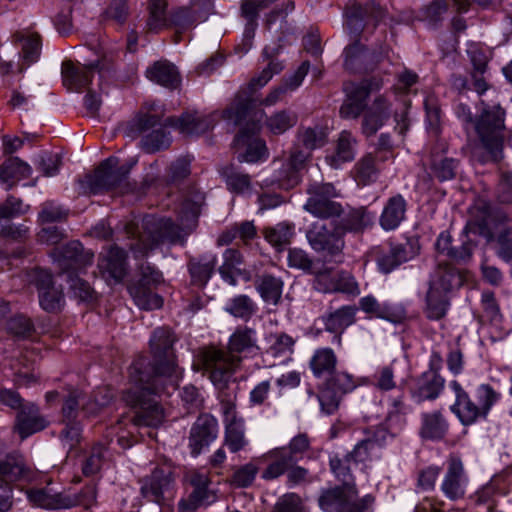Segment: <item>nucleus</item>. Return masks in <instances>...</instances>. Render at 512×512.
I'll return each mask as SVG.
<instances>
[{"label":"nucleus","instance_id":"f257e3e1","mask_svg":"<svg viewBox=\"0 0 512 512\" xmlns=\"http://www.w3.org/2000/svg\"><path fill=\"white\" fill-rule=\"evenodd\" d=\"M144 360H136L130 367L131 388L125 394V401L134 407H139L134 418L136 426L158 427L166 417L164 408L156 400V395L171 387L165 380L152 379L142 369Z\"/></svg>","mask_w":512,"mask_h":512},{"label":"nucleus","instance_id":"f03ea898","mask_svg":"<svg viewBox=\"0 0 512 512\" xmlns=\"http://www.w3.org/2000/svg\"><path fill=\"white\" fill-rule=\"evenodd\" d=\"M256 333L248 327L238 328L229 339V352L215 348L203 352L202 362L212 383L222 388L226 385L231 373L238 365L240 359L233 353H241L255 347Z\"/></svg>","mask_w":512,"mask_h":512},{"label":"nucleus","instance_id":"7ed1b4c3","mask_svg":"<svg viewBox=\"0 0 512 512\" xmlns=\"http://www.w3.org/2000/svg\"><path fill=\"white\" fill-rule=\"evenodd\" d=\"M175 337L168 328L156 329L150 338V348L153 355V375L146 373L155 380H165L173 390L182 378L183 371L176 362L173 352ZM140 360H143L142 358ZM146 366V361L144 360ZM145 368V367H143ZM144 372L145 370L142 369Z\"/></svg>","mask_w":512,"mask_h":512},{"label":"nucleus","instance_id":"20e7f679","mask_svg":"<svg viewBox=\"0 0 512 512\" xmlns=\"http://www.w3.org/2000/svg\"><path fill=\"white\" fill-rule=\"evenodd\" d=\"M141 229L137 238L130 244V249L136 257L146 255L148 251L162 242L175 243L182 241L188 235L187 231L170 219L155 216L144 217Z\"/></svg>","mask_w":512,"mask_h":512},{"label":"nucleus","instance_id":"39448f33","mask_svg":"<svg viewBox=\"0 0 512 512\" xmlns=\"http://www.w3.org/2000/svg\"><path fill=\"white\" fill-rule=\"evenodd\" d=\"M461 284L462 277L453 267L439 265L436 268L429 281L425 298V312L429 319L439 320L446 315L449 306L447 294Z\"/></svg>","mask_w":512,"mask_h":512},{"label":"nucleus","instance_id":"423d86ee","mask_svg":"<svg viewBox=\"0 0 512 512\" xmlns=\"http://www.w3.org/2000/svg\"><path fill=\"white\" fill-rule=\"evenodd\" d=\"M482 110L476 121L475 128L480 137L487 156L482 162L499 161L502 158V136L505 128V111L500 105L488 106L481 102Z\"/></svg>","mask_w":512,"mask_h":512},{"label":"nucleus","instance_id":"0eeeda50","mask_svg":"<svg viewBox=\"0 0 512 512\" xmlns=\"http://www.w3.org/2000/svg\"><path fill=\"white\" fill-rule=\"evenodd\" d=\"M343 232L334 222L315 221L307 231V239L311 247L324 254L325 257L340 256L344 248Z\"/></svg>","mask_w":512,"mask_h":512},{"label":"nucleus","instance_id":"6e6552de","mask_svg":"<svg viewBox=\"0 0 512 512\" xmlns=\"http://www.w3.org/2000/svg\"><path fill=\"white\" fill-rule=\"evenodd\" d=\"M309 195L304 209L317 217L318 220H328L341 214V205L332 199L338 194L330 183L313 182L308 186Z\"/></svg>","mask_w":512,"mask_h":512},{"label":"nucleus","instance_id":"1a4fd4ad","mask_svg":"<svg viewBox=\"0 0 512 512\" xmlns=\"http://www.w3.org/2000/svg\"><path fill=\"white\" fill-rule=\"evenodd\" d=\"M135 164H121L117 157H109L104 160L95 170L94 174L88 177V186L93 194L111 190L120 186L127 178L132 166Z\"/></svg>","mask_w":512,"mask_h":512},{"label":"nucleus","instance_id":"9d476101","mask_svg":"<svg viewBox=\"0 0 512 512\" xmlns=\"http://www.w3.org/2000/svg\"><path fill=\"white\" fill-rule=\"evenodd\" d=\"M357 387L354 377L347 372H333L318 395L322 411L333 414L341 398Z\"/></svg>","mask_w":512,"mask_h":512},{"label":"nucleus","instance_id":"9b49d317","mask_svg":"<svg viewBox=\"0 0 512 512\" xmlns=\"http://www.w3.org/2000/svg\"><path fill=\"white\" fill-rule=\"evenodd\" d=\"M389 51L387 46H381L378 52H370L365 45L355 41L344 49V67L353 73L374 70L379 63L389 58Z\"/></svg>","mask_w":512,"mask_h":512},{"label":"nucleus","instance_id":"f8f14e48","mask_svg":"<svg viewBox=\"0 0 512 512\" xmlns=\"http://www.w3.org/2000/svg\"><path fill=\"white\" fill-rule=\"evenodd\" d=\"M356 494L355 488L349 491L346 486L330 489L321 495L319 505L326 512H363L362 508L370 505L373 499L365 496L360 507V504L354 502Z\"/></svg>","mask_w":512,"mask_h":512},{"label":"nucleus","instance_id":"ddd939ff","mask_svg":"<svg viewBox=\"0 0 512 512\" xmlns=\"http://www.w3.org/2000/svg\"><path fill=\"white\" fill-rule=\"evenodd\" d=\"M314 288L323 293H345L356 296L360 293L358 283L348 272L325 269L316 273Z\"/></svg>","mask_w":512,"mask_h":512},{"label":"nucleus","instance_id":"4468645a","mask_svg":"<svg viewBox=\"0 0 512 512\" xmlns=\"http://www.w3.org/2000/svg\"><path fill=\"white\" fill-rule=\"evenodd\" d=\"M468 479L462 461L458 457H450L448 468L441 483V490L450 500H458L466 493Z\"/></svg>","mask_w":512,"mask_h":512},{"label":"nucleus","instance_id":"2eb2a0df","mask_svg":"<svg viewBox=\"0 0 512 512\" xmlns=\"http://www.w3.org/2000/svg\"><path fill=\"white\" fill-rule=\"evenodd\" d=\"M449 387L455 394V402L450 409L463 425L468 426L479 418H485L481 408L471 400L458 381H451Z\"/></svg>","mask_w":512,"mask_h":512},{"label":"nucleus","instance_id":"dca6fc26","mask_svg":"<svg viewBox=\"0 0 512 512\" xmlns=\"http://www.w3.org/2000/svg\"><path fill=\"white\" fill-rule=\"evenodd\" d=\"M96 72L100 73L98 61L89 65L72 61L62 64L63 83L69 90L80 91L87 87Z\"/></svg>","mask_w":512,"mask_h":512},{"label":"nucleus","instance_id":"f3484780","mask_svg":"<svg viewBox=\"0 0 512 512\" xmlns=\"http://www.w3.org/2000/svg\"><path fill=\"white\" fill-rule=\"evenodd\" d=\"M126 255L116 246L110 247L102 254L98 268L102 276L109 282L119 283L126 274Z\"/></svg>","mask_w":512,"mask_h":512},{"label":"nucleus","instance_id":"a211bd4d","mask_svg":"<svg viewBox=\"0 0 512 512\" xmlns=\"http://www.w3.org/2000/svg\"><path fill=\"white\" fill-rule=\"evenodd\" d=\"M391 103L386 94L377 96L371 106L365 111L362 131L366 136L374 135L389 119Z\"/></svg>","mask_w":512,"mask_h":512},{"label":"nucleus","instance_id":"6ab92c4d","mask_svg":"<svg viewBox=\"0 0 512 512\" xmlns=\"http://www.w3.org/2000/svg\"><path fill=\"white\" fill-rule=\"evenodd\" d=\"M445 379L435 372H423L411 388V397L417 403L435 400L442 393Z\"/></svg>","mask_w":512,"mask_h":512},{"label":"nucleus","instance_id":"aec40b11","mask_svg":"<svg viewBox=\"0 0 512 512\" xmlns=\"http://www.w3.org/2000/svg\"><path fill=\"white\" fill-rule=\"evenodd\" d=\"M52 256L64 271L69 268L84 267L93 259V254L90 251H84L82 244L78 241L70 242L61 249H55Z\"/></svg>","mask_w":512,"mask_h":512},{"label":"nucleus","instance_id":"412c9836","mask_svg":"<svg viewBox=\"0 0 512 512\" xmlns=\"http://www.w3.org/2000/svg\"><path fill=\"white\" fill-rule=\"evenodd\" d=\"M217 434L218 423L215 418L207 415L199 417L191 429L189 439L192 453L198 455L203 447L217 438Z\"/></svg>","mask_w":512,"mask_h":512},{"label":"nucleus","instance_id":"4be33fe9","mask_svg":"<svg viewBox=\"0 0 512 512\" xmlns=\"http://www.w3.org/2000/svg\"><path fill=\"white\" fill-rule=\"evenodd\" d=\"M384 13V10L374 3L365 7L353 5L346 14L345 30L351 36L357 37L364 29L366 18L371 17L378 22L383 18Z\"/></svg>","mask_w":512,"mask_h":512},{"label":"nucleus","instance_id":"5701e85b","mask_svg":"<svg viewBox=\"0 0 512 512\" xmlns=\"http://www.w3.org/2000/svg\"><path fill=\"white\" fill-rule=\"evenodd\" d=\"M258 461L267 462L266 469L261 474V477L266 481L277 479L294 464L291 457L288 456L287 449L285 447H279L268 451L266 454L261 456Z\"/></svg>","mask_w":512,"mask_h":512},{"label":"nucleus","instance_id":"b1692460","mask_svg":"<svg viewBox=\"0 0 512 512\" xmlns=\"http://www.w3.org/2000/svg\"><path fill=\"white\" fill-rule=\"evenodd\" d=\"M28 498L33 505L48 510L69 509L76 506L77 503V500L70 495L51 493L43 489L30 491Z\"/></svg>","mask_w":512,"mask_h":512},{"label":"nucleus","instance_id":"393cba45","mask_svg":"<svg viewBox=\"0 0 512 512\" xmlns=\"http://www.w3.org/2000/svg\"><path fill=\"white\" fill-rule=\"evenodd\" d=\"M168 123L187 135L204 133L214 125L211 116H205L198 112H187L177 119L169 118Z\"/></svg>","mask_w":512,"mask_h":512},{"label":"nucleus","instance_id":"a878e982","mask_svg":"<svg viewBox=\"0 0 512 512\" xmlns=\"http://www.w3.org/2000/svg\"><path fill=\"white\" fill-rule=\"evenodd\" d=\"M242 262L243 259L240 252L234 249L225 250L223 253V263L219 268L222 279L232 286L237 284V277H242L247 281L250 280V273L240 267Z\"/></svg>","mask_w":512,"mask_h":512},{"label":"nucleus","instance_id":"bb28decb","mask_svg":"<svg viewBox=\"0 0 512 512\" xmlns=\"http://www.w3.org/2000/svg\"><path fill=\"white\" fill-rule=\"evenodd\" d=\"M146 76L149 80L170 89L177 88L181 81L175 65L166 60L157 61L147 68Z\"/></svg>","mask_w":512,"mask_h":512},{"label":"nucleus","instance_id":"cd10ccee","mask_svg":"<svg viewBox=\"0 0 512 512\" xmlns=\"http://www.w3.org/2000/svg\"><path fill=\"white\" fill-rule=\"evenodd\" d=\"M347 99L340 108V115L345 119L357 118L366 106L369 91L365 87L350 84L345 87Z\"/></svg>","mask_w":512,"mask_h":512},{"label":"nucleus","instance_id":"c85d7f7f","mask_svg":"<svg viewBox=\"0 0 512 512\" xmlns=\"http://www.w3.org/2000/svg\"><path fill=\"white\" fill-rule=\"evenodd\" d=\"M406 208L407 203L402 195L389 198L379 219L381 227L386 231L396 229L405 218Z\"/></svg>","mask_w":512,"mask_h":512},{"label":"nucleus","instance_id":"c756f323","mask_svg":"<svg viewBox=\"0 0 512 512\" xmlns=\"http://www.w3.org/2000/svg\"><path fill=\"white\" fill-rule=\"evenodd\" d=\"M278 0H245L241 5L242 15L248 20L244 32V40L246 41V51L251 47V41L257 28V17L260 11L272 6Z\"/></svg>","mask_w":512,"mask_h":512},{"label":"nucleus","instance_id":"7c9ffc66","mask_svg":"<svg viewBox=\"0 0 512 512\" xmlns=\"http://www.w3.org/2000/svg\"><path fill=\"white\" fill-rule=\"evenodd\" d=\"M308 155L302 151L295 150L291 153L288 163L280 172V176L271 181V185H277L284 189H290L298 184V171L303 167Z\"/></svg>","mask_w":512,"mask_h":512},{"label":"nucleus","instance_id":"2f4dec72","mask_svg":"<svg viewBox=\"0 0 512 512\" xmlns=\"http://www.w3.org/2000/svg\"><path fill=\"white\" fill-rule=\"evenodd\" d=\"M39 301L41 307L49 312L60 308L62 302V292L55 288L52 283V275L47 271L39 272Z\"/></svg>","mask_w":512,"mask_h":512},{"label":"nucleus","instance_id":"473e14b6","mask_svg":"<svg viewBox=\"0 0 512 512\" xmlns=\"http://www.w3.org/2000/svg\"><path fill=\"white\" fill-rule=\"evenodd\" d=\"M421 421L420 435L422 438L441 440L445 437L448 431V423L440 411L423 413Z\"/></svg>","mask_w":512,"mask_h":512},{"label":"nucleus","instance_id":"72a5a7b5","mask_svg":"<svg viewBox=\"0 0 512 512\" xmlns=\"http://www.w3.org/2000/svg\"><path fill=\"white\" fill-rule=\"evenodd\" d=\"M356 140L348 131H342L338 137L335 153L326 157L327 163L337 169L343 163L352 161L355 157Z\"/></svg>","mask_w":512,"mask_h":512},{"label":"nucleus","instance_id":"f704fd0d","mask_svg":"<svg viewBox=\"0 0 512 512\" xmlns=\"http://www.w3.org/2000/svg\"><path fill=\"white\" fill-rule=\"evenodd\" d=\"M171 481L170 474H166L163 470H155L149 477L142 480L141 493L148 500L158 502Z\"/></svg>","mask_w":512,"mask_h":512},{"label":"nucleus","instance_id":"c9c22d12","mask_svg":"<svg viewBox=\"0 0 512 512\" xmlns=\"http://www.w3.org/2000/svg\"><path fill=\"white\" fill-rule=\"evenodd\" d=\"M189 481L193 487L189 496L192 501L201 505H210L216 501V491L211 487V481L207 474L194 472Z\"/></svg>","mask_w":512,"mask_h":512},{"label":"nucleus","instance_id":"e433bc0d","mask_svg":"<svg viewBox=\"0 0 512 512\" xmlns=\"http://www.w3.org/2000/svg\"><path fill=\"white\" fill-rule=\"evenodd\" d=\"M279 53V47H265L263 50V57L266 60H269V63L266 68H264L261 73L252 78L248 84V89L251 92L256 91L257 89L265 86L273 77L274 74L279 73L283 69V65L274 60V57Z\"/></svg>","mask_w":512,"mask_h":512},{"label":"nucleus","instance_id":"4c0bfd02","mask_svg":"<svg viewBox=\"0 0 512 512\" xmlns=\"http://www.w3.org/2000/svg\"><path fill=\"white\" fill-rule=\"evenodd\" d=\"M336 364V354L328 347L317 349L309 362L310 369L317 378L332 375L335 371Z\"/></svg>","mask_w":512,"mask_h":512},{"label":"nucleus","instance_id":"58836bf2","mask_svg":"<svg viewBox=\"0 0 512 512\" xmlns=\"http://www.w3.org/2000/svg\"><path fill=\"white\" fill-rule=\"evenodd\" d=\"M360 309L374 317L397 322L402 318V311H398L389 303H380L373 296H365L359 301Z\"/></svg>","mask_w":512,"mask_h":512},{"label":"nucleus","instance_id":"ea45409f","mask_svg":"<svg viewBox=\"0 0 512 512\" xmlns=\"http://www.w3.org/2000/svg\"><path fill=\"white\" fill-rule=\"evenodd\" d=\"M45 427L46 421L39 415L35 407L22 410L17 416L16 430L22 439L41 431Z\"/></svg>","mask_w":512,"mask_h":512},{"label":"nucleus","instance_id":"a19ab883","mask_svg":"<svg viewBox=\"0 0 512 512\" xmlns=\"http://www.w3.org/2000/svg\"><path fill=\"white\" fill-rule=\"evenodd\" d=\"M30 174V166L17 157L7 159L0 166V182L7 185L6 190L10 189L15 181Z\"/></svg>","mask_w":512,"mask_h":512},{"label":"nucleus","instance_id":"79ce46f5","mask_svg":"<svg viewBox=\"0 0 512 512\" xmlns=\"http://www.w3.org/2000/svg\"><path fill=\"white\" fill-rule=\"evenodd\" d=\"M256 102L248 95H244L243 92H239L236 95L235 101L227 108L224 112L223 117L229 121H233L234 124H241L243 120L249 117L255 107Z\"/></svg>","mask_w":512,"mask_h":512},{"label":"nucleus","instance_id":"37998d69","mask_svg":"<svg viewBox=\"0 0 512 512\" xmlns=\"http://www.w3.org/2000/svg\"><path fill=\"white\" fill-rule=\"evenodd\" d=\"M298 122L295 112L287 109L278 110L266 118L265 126L273 135H282Z\"/></svg>","mask_w":512,"mask_h":512},{"label":"nucleus","instance_id":"c03bdc74","mask_svg":"<svg viewBox=\"0 0 512 512\" xmlns=\"http://www.w3.org/2000/svg\"><path fill=\"white\" fill-rule=\"evenodd\" d=\"M247 144L245 153L241 156V161L248 163H256L264 160L268 156L266 144L261 139L248 140L247 135L241 133L235 139V145L238 147Z\"/></svg>","mask_w":512,"mask_h":512},{"label":"nucleus","instance_id":"a18cd8bd","mask_svg":"<svg viewBox=\"0 0 512 512\" xmlns=\"http://www.w3.org/2000/svg\"><path fill=\"white\" fill-rule=\"evenodd\" d=\"M407 260L406 249L402 245H392L387 251L380 253L376 262L379 270L388 274Z\"/></svg>","mask_w":512,"mask_h":512},{"label":"nucleus","instance_id":"49530a36","mask_svg":"<svg viewBox=\"0 0 512 512\" xmlns=\"http://www.w3.org/2000/svg\"><path fill=\"white\" fill-rule=\"evenodd\" d=\"M378 155L367 154L362 157L354 166L355 179L364 185L374 182L378 178L379 167Z\"/></svg>","mask_w":512,"mask_h":512},{"label":"nucleus","instance_id":"de8ad7c7","mask_svg":"<svg viewBox=\"0 0 512 512\" xmlns=\"http://www.w3.org/2000/svg\"><path fill=\"white\" fill-rule=\"evenodd\" d=\"M374 220V216L365 208L354 209L342 219L340 228L345 234L346 232H361L369 227Z\"/></svg>","mask_w":512,"mask_h":512},{"label":"nucleus","instance_id":"09e8293b","mask_svg":"<svg viewBox=\"0 0 512 512\" xmlns=\"http://www.w3.org/2000/svg\"><path fill=\"white\" fill-rule=\"evenodd\" d=\"M17 42L21 43L22 56L28 65L36 62L40 55V37L35 32L21 31L15 35Z\"/></svg>","mask_w":512,"mask_h":512},{"label":"nucleus","instance_id":"8fccbe9b","mask_svg":"<svg viewBox=\"0 0 512 512\" xmlns=\"http://www.w3.org/2000/svg\"><path fill=\"white\" fill-rule=\"evenodd\" d=\"M356 308L343 306L331 313L325 321V327L330 332H342L355 321Z\"/></svg>","mask_w":512,"mask_h":512},{"label":"nucleus","instance_id":"3c124183","mask_svg":"<svg viewBox=\"0 0 512 512\" xmlns=\"http://www.w3.org/2000/svg\"><path fill=\"white\" fill-rule=\"evenodd\" d=\"M225 444L233 453L245 448L248 441L245 438L244 420L225 425Z\"/></svg>","mask_w":512,"mask_h":512},{"label":"nucleus","instance_id":"603ef678","mask_svg":"<svg viewBox=\"0 0 512 512\" xmlns=\"http://www.w3.org/2000/svg\"><path fill=\"white\" fill-rule=\"evenodd\" d=\"M283 283L280 279L270 275L261 278L257 290L263 300L272 305H277L282 295Z\"/></svg>","mask_w":512,"mask_h":512},{"label":"nucleus","instance_id":"864d4df0","mask_svg":"<svg viewBox=\"0 0 512 512\" xmlns=\"http://www.w3.org/2000/svg\"><path fill=\"white\" fill-rule=\"evenodd\" d=\"M224 310L236 318L248 320L255 312L253 301L246 295H238L230 299Z\"/></svg>","mask_w":512,"mask_h":512},{"label":"nucleus","instance_id":"5fc2aeb1","mask_svg":"<svg viewBox=\"0 0 512 512\" xmlns=\"http://www.w3.org/2000/svg\"><path fill=\"white\" fill-rule=\"evenodd\" d=\"M327 133L321 127L302 128L298 132L299 142L308 150L322 147L326 143Z\"/></svg>","mask_w":512,"mask_h":512},{"label":"nucleus","instance_id":"6e6d98bb","mask_svg":"<svg viewBox=\"0 0 512 512\" xmlns=\"http://www.w3.org/2000/svg\"><path fill=\"white\" fill-rule=\"evenodd\" d=\"M129 291L135 304L141 309L153 310L163 305V299L159 295L152 293L142 286L131 287Z\"/></svg>","mask_w":512,"mask_h":512},{"label":"nucleus","instance_id":"4d7b16f0","mask_svg":"<svg viewBox=\"0 0 512 512\" xmlns=\"http://www.w3.org/2000/svg\"><path fill=\"white\" fill-rule=\"evenodd\" d=\"M467 54L473 66L472 77H476V74L484 75L490 59L489 52L478 43H470Z\"/></svg>","mask_w":512,"mask_h":512},{"label":"nucleus","instance_id":"13d9d810","mask_svg":"<svg viewBox=\"0 0 512 512\" xmlns=\"http://www.w3.org/2000/svg\"><path fill=\"white\" fill-rule=\"evenodd\" d=\"M217 264L215 255H207L202 257L198 262L191 263V276L199 283H206L214 272Z\"/></svg>","mask_w":512,"mask_h":512},{"label":"nucleus","instance_id":"bf43d9fd","mask_svg":"<svg viewBox=\"0 0 512 512\" xmlns=\"http://www.w3.org/2000/svg\"><path fill=\"white\" fill-rule=\"evenodd\" d=\"M295 340L285 334L276 333L270 336L268 352L274 357L291 355L294 351Z\"/></svg>","mask_w":512,"mask_h":512},{"label":"nucleus","instance_id":"052dcab7","mask_svg":"<svg viewBox=\"0 0 512 512\" xmlns=\"http://www.w3.org/2000/svg\"><path fill=\"white\" fill-rule=\"evenodd\" d=\"M436 249L439 253L456 260H465L471 255L470 250L465 246H462L460 250L454 249L451 246V236L448 232L440 233L436 241Z\"/></svg>","mask_w":512,"mask_h":512},{"label":"nucleus","instance_id":"680f3d73","mask_svg":"<svg viewBox=\"0 0 512 512\" xmlns=\"http://www.w3.org/2000/svg\"><path fill=\"white\" fill-rule=\"evenodd\" d=\"M256 235V229L252 222L245 221L240 225H234L229 230L224 232L220 237V242L227 244L234 239H241L246 242Z\"/></svg>","mask_w":512,"mask_h":512},{"label":"nucleus","instance_id":"e2e57ef3","mask_svg":"<svg viewBox=\"0 0 512 512\" xmlns=\"http://www.w3.org/2000/svg\"><path fill=\"white\" fill-rule=\"evenodd\" d=\"M373 385L376 389L387 392L396 388L394 367L392 364L379 367L373 375Z\"/></svg>","mask_w":512,"mask_h":512},{"label":"nucleus","instance_id":"0e129e2a","mask_svg":"<svg viewBox=\"0 0 512 512\" xmlns=\"http://www.w3.org/2000/svg\"><path fill=\"white\" fill-rule=\"evenodd\" d=\"M166 0H150L149 18L147 26L149 30L157 31L166 25Z\"/></svg>","mask_w":512,"mask_h":512},{"label":"nucleus","instance_id":"69168bd1","mask_svg":"<svg viewBox=\"0 0 512 512\" xmlns=\"http://www.w3.org/2000/svg\"><path fill=\"white\" fill-rule=\"evenodd\" d=\"M292 234L291 226L286 223H279L275 227L265 230V239L273 246H282L289 242Z\"/></svg>","mask_w":512,"mask_h":512},{"label":"nucleus","instance_id":"338daca9","mask_svg":"<svg viewBox=\"0 0 512 512\" xmlns=\"http://www.w3.org/2000/svg\"><path fill=\"white\" fill-rule=\"evenodd\" d=\"M258 470L255 462H249L235 471L232 483L237 487H248L253 483Z\"/></svg>","mask_w":512,"mask_h":512},{"label":"nucleus","instance_id":"774afa93","mask_svg":"<svg viewBox=\"0 0 512 512\" xmlns=\"http://www.w3.org/2000/svg\"><path fill=\"white\" fill-rule=\"evenodd\" d=\"M170 141L169 135L164 130L159 129L148 134L143 140V145L147 152L153 153L167 148Z\"/></svg>","mask_w":512,"mask_h":512}]
</instances>
